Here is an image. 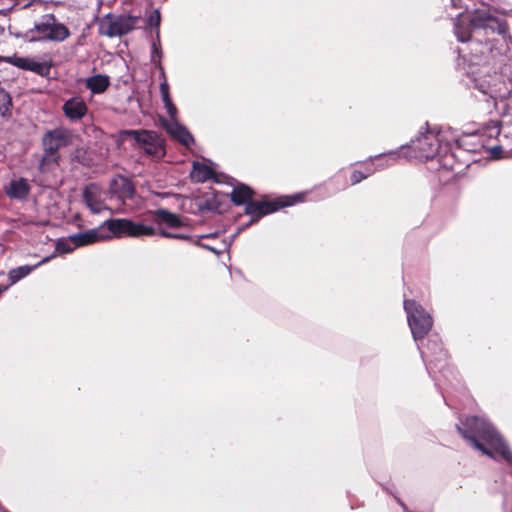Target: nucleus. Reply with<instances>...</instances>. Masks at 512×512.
I'll use <instances>...</instances> for the list:
<instances>
[{
	"label": "nucleus",
	"instance_id": "nucleus-1",
	"mask_svg": "<svg viewBox=\"0 0 512 512\" xmlns=\"http://www.w3.org/2000/svg\"><path fill=\"white\" fill-rule=\"evenodd\" d=\"M456 429L474 449L496 461L503 460L512 466V451L496 428L484 417H461Z\"/></svg>",
	"mask_w": 512,
	"mask_h": 512
},
{
	"label": "nucleus",
	"instance_id": "nucleus-2",
	"mask_svg": "<svg viewBox=\"0 0 512 512\" xmlns=\"http://www.w3.org/2000/svg\"><path fill=\"white\" fill-rule=\"evenodd\" d=\"M466 13H469L466 12ZM463 12L456 16L454 23V33L457 40L461 43H469L470 53L489 56L492 45L490 43V36L507 34L508 26L505 20L493 16L492 14L475 9L471 14H467L469 27L463 28L460 23V18Z\"/></svg>",
	"mask_w": 512,
	"mask_h": 512
},
{
	"label": "nucleus",
	"instance_id": "nucleus-3",
	"mask_svg": "<svg viewBox=\"0 0 512 512\" xmlns=\"http://www.w3.org/2000/svg\"><path fill=\"white\" fill-rule=\"evenodd\" d=\"M155 228L142 223H135L126 218H111L98 227L70 235V240L77 247L93 244L113 237H141L152 236Z\"/></svg>",
	"mask_w": 512,
	"mask_h": 512
},
{
	"label": "nucleus",
	"instance_id": "nucleus-4",
	"mask_svg": "<svg viewBox=\"0 0 512 512\" xmlns=\"http://www.w3.org/2000/svg\"><path fill=\"white\" fill-rule=\"evenodd\" d=\"M458 53L462 58L463 69L468 77L466 84L477 89L484 96H487V102L492 100L493 104L496 105V99L498 97L496 80L498 79V75L487 74L489 56H485L484 51H482V55L473 52L467 54L464 49H459Z\"/></svg>",
	"mask_w": 512,
	"mask_h": 512
},
{
	"label": "nucleus",
	"instance_id": "nucleus-5",
	"mask_svg": "<svg viewBox=\"0 0 512 512\" xmlns=\"http://www.w3.org/2000/svg\"><path fill=\"white\" fill-rule=\"evenodd\" d=\"M129 141L133 149L141 151L146 156L162 159L166 155V145L163 136L155 130L122 129L118 132L117 145Z\"/></svg>",
	"mask_w": 512,
	"mask_h": 512
},
{
	"label": "nucleus",
	"instance_id": "nucleus-6",
	"mask_svg": "<svg viewBox=\"0 0 512 512\" xmlns=\"http://www.w3.org/2000/svg\"><path fill=\"white\" fill-rule=\"evenodd\" d=\"M72 132L69 129L58 127L47 130L42 136L44 154L39 163L41 172H47L52 166H57L60 160L58 151L72 143Z\"/></svg>",
	"mask_w": 512,
	"mask_h": 512
},
{
	"label": "nucleus",
	"instance_id": "nucleus-7",
	"mask_svg": "<svg viewBox=\"0 0 512 512\" xmlns=\"http://www.w3.org/2000/svg\"><path fill=\"white\" fill-rule=\"evenodd\" d=\"M302 194H294L293 196L279 197L275 200H259L253 198L245 205L244 213L250 216V220L244 224V227L259 221L262 217L274 213L281 208L289 207L301 201Z\"/></svg>",
	"mask_w": 512,
	"mask_h": 512
},
{
	"label": "nucleus",
	"instance_id": "nucleus-8",
	"mask_svg": "<svg viewBox=\"0 0 512 512\" xmlns=\"http://www.w3.org/2000/svg\"><path fill=\"white\" fill-rule=\"evenodd\" d=\"M404 310L407 322L415 342L423 340L433 326V318L424 307L415 300H405Z\"/></svg>",
	"mask_w": 512,
	"mask_h": 512
},
{
	"label": "nucleus",
	"instance_id": "nucleus-9",
	"mask_svg": "<svg viewBox=\"0 0 512 512\" xmlns=\"http://www.w3.org/2000/svg\"><path fill=\"white\" fill-rule=\"evenodd\" d=\"M409 148L405 154L406 158H418L429 160L434 158L441 148L436 134L426 129L410 141L408 144L401 145L399 149Z\"/></svg>",
	"mask_w": 512,
	"mask_h": 512
},
{
	"label": "nucleus",
	"instance_id": "nucleus-10",
	"mask_svg": "<svg viewBox=\"0 0 512 512\" xmlns=\"http://www.w3.org/2000/svg\"><path fill=\"white\" fill-rule=\"evenodd\" d=\"M32 31L39 34L36 36L38 42H63L70 36L69 28L59 22L52 13L42 15L40 20L34 23Z\"/></svg>",
	"mask_w": 512,
	"mask_h": 512
},
{
	"label": "nucleus",
	"instance_id": "nucleus-11",
	"mask_svg": "<svg viewBox=\"0 0 512 512\" xmlns=\"http://www.w3.org/2000/svg\"><path fill=\"white\" fill-rule=\"evenodd\" d=\"M416 343H417V347L420 351L421 358H422L423 362L425 363L426 370H427L428 374L431 376L432 375L431 365L433 363H435V365H437V364H441L442 362H445L447 359V352L443 348L442 341L437 334H432L428 337L425 350L421 349L418 342H416Z\"/></svg>",
	"mask_w": 512,
	"mask_h": 512
},
{
	"label": "nucleus",
	"instance_id": "nucleus-12",
	"mask_svg": "<svg viewBox=\"0 0 512 512\" xmlns=\"http://www.w3.org/2000/svg\"><path fill=\"white\" fill-rule=\"evenodd\" d=\"M3 62L9 63L19 69L31 71L39 76H47L50 73L51 65L45 62H38L30 57L18 56H3Z\"/></svg>",
	"mask_w": 512,
	"mask_h": 512
},
{
	"label": "nucleus",
	"instance_id": "nucleus-13",
	"mask_svg": "<svg viewBox=\"0 0 512 512\" xmlns=\"http://www.w3.org/2000/svg\"><path fill=\"white\" fill-rule=\"evenodd\" d=\"M139 16L119 15L110 20L104 34L110 38L121 37L135 29Z\"/></svg>",
	"mask_w": 512,
	"mask_h": 512
},
{
	"label": "nucleus",
	"instance_id": "nucleus-14",
	"mask_svg": "<svg viewBox=\"0 0 512 512\" xmlns=\"http://www.w3.org/2000/svg\"><path fill=\"white\" fill-rule=\"evenodd\" d=\"M161 125L166 132L177 142L186 148L194 144L195 139L186 126L178 122V120L160 119Z\"/></svg>",
	"mask_w": 512,
	"mask_h": 512
},
{
	"label": "nucleus",
	"instance_id": "nucleus-15",
	"mask_svg": "<svg viewBox=\"0 0 512 512\" xmlns=\"http://www.w3.org/2000/svg\"><path fill=\"white\" fill-rule=\"evenodd\" d=\"M109 189L121 201L130 200L135 195V186L132 180L123 175H117L111 179Z\"/></svg>",
	"mask_w": 512,
	"mask_h": 512
},
{
	"label": "nucleus",
	"instance_id": "nucleus-16",
	"mask_svg": "<svg viewBox=\"0 0 512 512\" xmlns=\"http://www.w3.org/2000/svg\"><path fill=\"white\" fill-rule=\"evenodd\" d=\"M64 115L72 120H81L87 113L86 103L79 97H72L66 100L62 106Z\"/></svg>",
	"mask_w": 512,
	"mask_h": 512
},
{
	"label": "nucleus",
	"instance_id": "nucleus-17",
	"mask_svg": "<svg viewBox=\"0 0 512 512\" xmlns=\"http://www.w3.org/2000/svg\"><path fill=\"white\" fill-rule=\"evenodd\" d=\"M55 256H56V253L54 252L50 256L44 257L42 260H40L38 263H36L34 265H23V266H19V267L11 269L8 272V279L10 281V285H13V284L19 282L20 280H22L23 278L28 276L33 270H35L42 264L49 262Z\"/></svg>",
	"mask_w": 512,
	"mask_h": 512
},
{
	"label": "nucleus",
	"instance_id": "nucleus-18",
	"mask_svg": "<svg viewBox=\"0 0 512 512\" xmlns=\"http://www.w3.org/2000/svg\"><path fill=\"white\" fill-rule=\"evenodd\" d=\"M255 195L252 187L244 183H237L230 194L232 203L236 206L246 205Z\"/></svg>",
	"mask_w": 512,
	"mask_h": 512
},
{
	"label": "nucleus",
	"instance_id": "nucleus-19",
	"mask_svg": "<svg viewBox=\"0 0 512 512\" xmlns=\"http://www.w3.org/2000/svg\"><path fill=\"white\" fill-rule=\"evenodd\" d=\"M196 205L200 212L221 213V201L214 191L204 193L197 199Z\"/></svg>",
	"mask_w": 512,
	"mask_h": 512
},
{
	"label": "nucleus",
	"instance_id": "nucleus-20",
	"mask_svg": "<svg viewBox=\"0 0 512 512\" xmlns=\"http://www.w3.org/2000/svg\"><path fill=\"white\" fill-rule=\"evenodd\" d=\"M5 192L11 199L23 200L28 196L30 186L25 178L20 177L17 180H12Z\"/></svg>",
	"mask_w": 512,
	"mask_h": 512
},
{
	"label": "nucleus",
	"instance_id": "nucleus-21",
	"mask_svg": "<svg viewBox=\"0 0 512 512\" xmlns=\"http://www.w3.org/2000/svg\"><path fill=\"white\" fill-rule=\"evenodd\" d=\"M191 176L193 181L196 183H204L210 179L214 180L216 183L221 182L218 179L216 172L211 167L199 162L193 163V172Z\"/></svg>",
	"mask_w": 512,
	"mask_h": 512
},
{
	"label": "nucleus",
	"instance_id": "nucleus-22",
	"mask_svg": "<svg viewBox=\"0 0 512 512\" xmlns=\"http://www.w3.org/2000/svg\"><path fill=\"white\" fill-rule=\"evenodd\" d=\"M110 86V78L105 74H96L85 79V87L92 94H102Z\"/></svg>",
	"mask_w": 512,
	"mask_h": 512
},
{
	"label": "nucleus",
	"instance_id": "nucleus-23",
	"mask_svg": "<svg viewBox=\"0 0 512 512\" xmlns=\"http://www.w3.org/2000/svg\"><path fill=\"white\" fill-rule=\"evenodd\" d=\"M502 122L499 120L491 121L486 126L482 128L479 132V135L482 138V142L490 143L492 140L498 141V138H501L503 134H501Z\"/></svg>",
	"mask_w": 512,
	"mask_h": 512
},
{
	"label": "nucleus",
	"instance_id": "nucleus-24",
	"mask_svg": "<svg viewBox=\"0 0 512 512\" xmlns=\"http://www.w3.org/2000/svg\"><path fill=\"white\" fill-rule=\"evenodd\" d=\"M496 142V144L485 142L483 144V147L490 153L491 158L500 159L502 157L503 151L506 148L512 150V147L510 146V138L508 135L503 134V136L501 138H498V141Z\"/></svg>",
	"mask_w": 512,
	"mask_h": 512
},
{
	"label": "nucleus",
	"instance_id": "nucleus-25",
	"mask_svg": "<svg viewBox=\"0 0 512 512\" xmlns=\"http://www.w3.org/2000/svg\"><path fill=\"white\" fill-rule=\"evenodd\" d=\"M399 150L400 149L398 148L396 150H391V151H388V152L380 153V154L375 155V156H370L369 157L370 160L377 159L379 161L377 163V165H376V168L373 169V170L374 171L375 170H382L385 167L390 166L393 163H395L400 158V151Z\"/></svg>",
	"mask_w": 512,
	"mask_h": 512
},
{
	"label": "nucleus",
	"instance_id": "nucleus-26",
	"mask_svg": "<svg viewBox=\"0 0 512 512\" xmlns=\"http://www.w3.org/2000/svg\"><path fill=\"white\" fill-rule=\"evenodd\" d=\"M157 220L165 223L170 228H178L182 225V220L178 214L170 212L167 209L159 208L155 211Z\"/></svg>",
	"mask_w": 512,
	"mask_h": 512
},
{
	"label": "nucleus",
	"instance_id": "nucleus-27",
	"mask_svg": "<svg viewBox=\"0 0 512 512\" xmlns=\"http://www.w3.org/2000/svg\"><path fill=\"white\" fill-rule=\"evenodd\" d=\"M12 106V99L10 94L0 87V115L7 117L10 115V108Z\"/></svg>",
	"mask_w": 512,
	"mask_h": 512
},
{
	"label": "nucleus",
	"instance_id": "nucleus-28",
	"mask_svg": "<svg viewBox=\"0 0 512 512\" xmlns=\"http://www.w3.org/2000/svg\"><path fill=\"white\" fill-rule=\"evenodd\" d=\"M162 58V50L160 46V31H156V35L151 39V63L157 61V59L161 60Z\"/></svg>",
	"mask_w": 512,
	"mask_h": 512
},
{
	"label": "nucleus",
	"instance_id": "nucleus-29",
	"mask_svg": "<svg viewBox=\"0 0 512 512\" xmlns=\"http://www.w3.org/2000/svg\"><path fill=\"white\" fill-rule=\"evenodd\" d=\"M76 248L78 247L73 244L72 240H70V236L68 238L58 239L56 242V252L61 254L70 253Z\"/></svg>",
	"mask_w": 512,
	"mask_h": 512
},
{
	"label": "nucleus",
	"instance_id": "nucleus-30",
	"mask_svg": "<svg viewBox=\"0 0 512 512\" xmlns=\"http://www.w3.org/2000/svg\"><path fill=\"white\" fill-rule=\"evenodd\" d=\"M147 25L150 28H155L156 31L159 30L161 23V13L158 8L154 9L147 17Z\"/></svg>",
	"mask_w": 512,
	"mask_h": 512
},
{
	"label": "nucleus",
	"instance_id": "nucleus-31",
	"mask_svg": "<svg viewBox=\"0 0 512 512\" xmlns=\"http://www.w3.org/2000/svg\"><path fill=\"white\" fill-rule=\"evenodd\" d=\"M10 34L13 35L17 39H22L25 42H29V43L38 42V39H36V36L34 35V31H32V28L27 30L26 32H12L10 30Z\"/></svg>",
	"mask_w": 512,
	"mask_h": 512
},
{
	"label": "nucleus",
	"instance_id": "nucleus-32",
	"mask_svg": "<svg viewBox=\"0 0 512 512\" xmlns=\"http://www.w3.org/2000/svg\"><path fill=\"white\" fill-rule=\"evenodd\" d=\"M93 194L87 189L85 188L83 190V201L85 202V204L91 209V211L94 213V214H98L100 212V209L95 207L93 204H92V201H93Z\"/></svg>",
	"mask_w": 512,
	"mask_h": 512
},
{
	"label": "nucleus",
	"instance_id": "nucleus-33",
	"mask_svg": "<svg viewBox=\"0 0 512 512\" xmlns=\"http://www.w3.org/2000/svg\"><path fill=\"white\" fill-rule=\"evenodd\" d=\"M372 173H374V170L368 169L367 173H363L361 171L355 170L351 174V183L352 185L360 183L362 180L366 179L368 176H370Z\"/></svg>",
	"mask_w": 512,
	"mask_h": 512
},
{
	"label": "nucleus",
	"instance_id": "nucleus-34",
	"mask_svg": "<svg viewBox=\"0 0 512 512\" xmlns=\"http://www.w3.org/2000/svg\"><path fill=\"white\" fill-rule=\"evenodd\" d=\"M165 109L168 113V115L171 117V120H177L176 119V116H177V108L176 106L174 105L173 102L165 105Z\"/></svg>",
	"mask_w": 512,
	"mask_h": 512
},
{
	"label": "nucleus",
	"instance_id": "nucleus-35",
	"mask_svg": "<svg viewBox=\"0 0 512 512\" xmlns=\"http://www.w3.org/2000/svg\"><path fill=\"white\" fill-rule=\"evenodd\" d=\"M195 244H196L197 246H199V247H201V248L205 249V250H208V251L213 252V253H214V254H216V255H219V254L222 252V250H218V249H216L215 247H213V246H211V245H208V244H205V243L200 242V239H198V240L195 242Z\"/></svg>",
	"mask_w": 512,
	"mask_h": 512
},
{
	"label": "nucleus",
	"instance_id": "nucleus-36",
	"mask_svg": "<svg viewBox=\"0 0 512 512\" xmlns=\"http://www.w3.org/2000/svg\"><path fill=\"white\" fill-rule=\"evenodd\" d=\"M246 227H244V225H242L241 227H239L236 232L234 234H232L230 236V239L228 242H224V249L228 248L231 243L235 240V238L245 229Z\"/></svg>",
	"mask_w": 512,
	"mask_h": 512
},
{
	"label": "nucleus",
	"instance_id": "nucleus-37",
	"mask_svg": "<svg viewBox=\"0 0 512 512\" xmlns=\"http://www.w3.org/2000/svg\"><path fill=\"white\" fill-rule=\"evenodd\" d=\"M452 6L455 8H465V12L469 11V6L465 3L464 0H451Z\"/></svg>",
	"mask_w": 512,
	"mask_h": 512
},
{
	"label": "nucleus",
	"instance_id": "nucleus-38",
	"mask_svg": "<svg viewBox=\"0 0 512 512\" xmlns=\"http://www.w3.org/2000/svg\"><path fill=\"white\" fill-rule=\"evenodd\" d=\"M152 64L159 70L162 81L166 79L164 67L162 66L161 60L157 59V61L152 62Z\"/></svg>",
	"mask_w": 512,
	"mask_h": 512
},
{
	"label": "nucleus",
	"instance_id": "nucleus-39",
	"mask_svg": "<svg viewBox=\"0 0 512 512\" xmlns=\"http://www.w3.org/2000/svg\"><path fill=\"white\" fill-rule=\"evenodd\" d=\"M160 93H161V95L169 94V85H168L167 79H164L163 81H161Z\"/></svg>",
	"mask_w": 512,
	"mask_h": 512
},
{
	"label": "nucleus",
	"instance_id": "nucleus-40",
	"mask_svg": "<svg viewBox=\"0 0 512 512\" xmlns=\"http://www.w3.org/2000/svg\"><path fill=\"white\" fill-rule=\"evenodd\" d=\"M382 488L386 493L392 495L393 497L396 496L394 493V487L392 485H382Z\"/></svg>",
	"mask_w": 512,
	"mask_h": 512
},
{
	"label": "nucleus",
	"instance_id": "nucleus-41",
	"mask_svg": "<svg viewBox=\"0 0 512 512\" xmlns=\"http://www.w3.org/2000/svg\"><path fill=\"white\" fill-rule=\"evenodd\" d=\"M395 501L398 503V505L402 508L404 512L408 510L406 504L397 496H394Z\"/></svg>",
	"mask_w": 512,
	"mask_h": 512
},
{
	"label": "nucleus",
	"instance_id": "nucleus-42",
	"mask_svg": "<svg viewBox=\"0 0 512 512\" xmlns=\"http://www.w3.org/2000/svg\"><path fill=\"white\" fill-rule=\"evenodd\" d=\"M172 238H173V239H183V240H187V239H189L190 237H189L188 235L181 234V233H172Z\"/></svg>",
	"mask_w": 512,
	"mask_h": 512
},
{
	"label": "nucleus",
	"instance_id": "nucleus-43",
	"mask_svg": "<svg viewBox=\"0 0 512 512\" xmlns=\"http://www.w3.org/2000/svg\"><path fill=\"white\" fill-rule=\"evenodd\" d=\"M161 98L164 103V106L172 102L170 94L161 95Z\"/></svg>",
	"mask_w": 512,
	"mask_h": 512
},
{
	"label": "nucleus",
	"instance_id": "nucleus-44",
	"mask_svg": "<svg viewBox=\"0 0 512 512\" xmlns=\"http://www.w3.org/2000/svg\"><path fill=\"white\" fill-rule=\"evenodd\" d=\"M159 234H160V236L165 237V238H172V233L166 231L165 229H161Z\"/></svg>",
	"mask_w": 512,
	"mask_h": 512
},
{
	"label": "nucleus",
	"instance_id": "nucleus-45",
	"mask_svg": "<svg viewBox=\"0 0 512 512\" xmlns=\"http://www.w3.org/2000/svg\"><path fill=\"white\" fill-rule=\"evenodd\" d=\"M217 235H218V232H213V233L201 235V236H199V239H202V238H214Z\"/></svg>",
	"mask_w": 512,
	"mask_h": 512
},
{
	"label": "nucleus",
	"instance_id": "nucleus-46",
	"mask_svg": "<svg viewBox=\"0 0 512 512\" xmlns=\"http://www.w3.org/2000/svg\"><path fill=\"white\" fill-rule=\"evenodd\" d=\"M4 31H5V30H4V27H2V26L0 25V36H2V35L4 34Z\"/></svg>",
	"mask_w": 512,
	"mask_h": 512
},
{
	"label": "nucleus",
	"instance_id": "nucleus-47",
	"mask_svg": "<svg viewBox=\"0 0 512 512\" xmlns=\"http://www.w3.org/2000/svg\"><path fill=\"white\" fill-rule=\"evenodd\" d=\"M477 134H478V132H476V131L475 132H471V133H466V135H470V136H474V135H477Z\"/></svg>",
	"mask_w": 512,
	"mask_h": 512
},
{
	"label": "nucleus",
	"instance_id": "nucleus-48",
	"mask_svg": "<svg viewBox=\"0 0 512 512\" xmlns=\"http://www.w3.org/2000/svg\"><path fill=\"white\" fill-rule=\"evenodd\" d=\"M3 62V56H0V63Z\"/></svg>",
	"mask_w": 512,
	"mask_h": 512
},
{
	"label": "nucleus",
	"instance_id": "nucleus-49",
	"mask_svg": "<svg viewBox=\"0 0 512 512\" xmlns=\"http://www.w3.org/2000/svg\"><path fill=\"white\" fill-rule=\"evenodd\" d=\"M0 13H4V10H0Z\"/></svg>",
	"mask_w": 512,
	"mask_h": 512
}]
</instances>
